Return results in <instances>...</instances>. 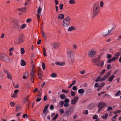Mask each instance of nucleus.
<instances>
[{"instance_id":"1","label":"nucleus","mask_w":121,"mask_h":121,"mask_svg":"<svg viewBox=\"0 0 121 121\" xmlns=\"http://www.w3.org/2000/svg\"><path fill=\"white\" fill-rule=\"evenodd\" d=\"M99 3L98 2L95 3L93 9L92 18H93L98 14L99 12Z\"/></svg>"},{"instance_id":"2","label":"nucleus","mask_w":121,"mask_h":121,"mask_svg":"<svg viewBox=\"0 0 121 121\" xmlns=\"http://www.w3.org/2000/svg\"><path fill=\"white\" fill-rule=\"evenodd\" d=\"M71 18L69 16L66 17L63 20L62 25L64 28L67 27L69 26L71 21Z\"/></svg>"},{"instance_id":"3","label":"nucleus","mask_w":121,"mask_h":121,"mask_svg":"<svg viewBox=\"0 0 121 121\" xmlns=\"http://www.w3.org/2000/svg\"><path fill=\"white\" fill-rule=\"evenodd\" d=\"M0 60L7 62H9L10 61L9 58L8 56L4 53L0 54Z\"/></svg>"},{"instance_id":"4","label":"nucleus","mask_w":121,"mask_h":121,"mask_svg":"<svg viewBox=\"0 0 121 121\" xmlns=\"http://www.w3.org/2000/svg\"><path fill=\"white\" fill-rule=\"evenodd\" d=\"M73 108L72 107H69L67 108L66 111L64 114V116L66 117L70 115L72 113V111L73 110Z\"/></svg>"},{"instance_id":"5","label":"nucleus","mask_w":121,"mask_h":121,"mask_svg":"<svg viewBox=\"0 0 121 121\" xmlns=\"http://www.w3.org/2000/svg\"><path fill=\"white\" fill-rule=\"evenodd\" d=\"M12 26L13 29L19 30L20 27L19 23L15 20H13L12 22Z\"/></svg>"},{"instance_id":"6","label":"nucleus","mask_w":121,"mask_h":121,"mask_svg":"<svg viewBox=\"0 0 121 121\" xmlns=\"http://www.w3.org/2000/svg\"><path fill=\"white\" fill-rule=\"evenodd\" d=\"M23 41L22 36H20L14 40V43L16 44H19Z\"/></svg>"},{"instance_id":"7","label":"nucleus","mask_w":121,"mask_h":121,"mask_svg":"<svg viewBox=\"0 0 121 121\" xmlns=\"http://www.w3.org/2000/svg\"><path fill=\"white\" fill-rule=\"evenodd\" d=\"M101 56V55H100L98 57L96 58L95 59H93L92 60L93 63H94L95 64L98 66H100V58Z\"/></svg>"},{"instance_id":"8","label":"nucleus","mask_w":121,"mask_h":121,"mask_svg":"<svg viewBox=\"0 0 121 121\" xmlns=\"http://www.w3.org/2000/svg\"><path fill=\"white\" fill-rule=\"evenodd\" d=\"M113 29V28H112L110 30H106L104 31L103 33V35L104 36L109 35H110L109 33L112 31Z\"/></svg>"},{"instance_id":"9","label":"nucleus","mask_w":121,"mask_h":121,"mask_svg":"<svg viewBox=\"0 0 121 121\" xmlns=\"http://www.w3.org/2000/svg\"><path fill=\"white\" fill-rule=\"evenodd\" d=\"M78 96H76L71 101V104H75L78 101Z\"/></svg>"},{"instance_id":"10","label":"nucleus","mask_w":121,"mask_h":121,"mask_svg":"<svg viewBox=\"0 0 121 121\" xmlns=\"http://www.w3.org/2000/svg\"><path fill=\"white\" fill-rule=\"evenodd\" d=\"M106 105L105 103L102 102H100L98 104V107L102 109Z\"/></svg>"},{"instance_id":"11","label":"nucleus","mask_w":121,"mask_h":121,"mask_svg":"<svg viewBox=\"0 0 121 121\" xmlns=\"http://www.w3.org/2000/svg\"><path fill=\"white\" fill-rule=\"evenodd\" d=\"M41 10L42 9L41 7H39L38 8L37 13V17L38 20H39L40 18V16L41 15Z\"/></svg>"},{"instance_id":"12","label":"nucleus","mask_w":121,"mask_h":121,"mask_svg":"<svg viewBox=\"0 0 121 121\" xmlns=\"http://www.w3.org/2000/svg\"><path fill=\"white\" fill-rule=\"evenodd\" d=\"M96 54V52L95 51L91 50V52L88 54V56L90 57H92L95 55Z\"/></svg>"},{"instance_id":"13","label":"nucleus","mask_w":121,"mask_h":121,"mask_svg":"<svg viewBox=\"0 0 121 121\" xmlns=\"http://www.w3.org/2000/svg\"><path fill=\"white\" fill-rule=\"evenodd\" d=\"M67 55L70 58L71 57L72 53V51L69 48H67Z\"/></svg>"},{"instance_id":"14","label":"nucleus","mask_w":121,"mask_h":121,"mask_svg":"<svg viewBox=\"0 0 121 121\" xmlns=\"http://www.w3.org/2000/svg\"><path fill=\"white\" fill-rule=\"evenodd\" d=\"M52 45L54 46V48L56 49L58 48L59 46V44L57 42L51 44Z\"/></svg>"},{"instance_id":"15","label":"nucleus","mask_w":121,"mask_h":121,"mask_svg":"<svg viewBox=\"0 0 121 121\" xmlns=\"http://www.w3.org/2000/svg\"><path fill=\"white\" fill-rule=\"evenodd\" d=\"M120 53L119 52H118L112 58L113 60L114 61L117 59L118 57V56L120 55Z\"/></svg>"},{"instance_id":"16","label":"nucleus","mask_w":121,"mask_h":121,"mask_svg":"<svg viewBox=\"0 0 121 121\" xmlns=\"http://www.w3.org/2000/svg\"><path fill=\"white\" fill-rule=\"evenodd\" d=\"M16 111H19L21 109V106L19 104H17L16 105Z\"/></svg>"},{"instance_id":"17","label":"nucleus","mask_w":121,"mask_h":121,"mask_svg":"<svg viewBox=\"0 0 121 121\" xmlns=\"http://www.w3.org/2000/svg\"><path fill=\"white\" fill-rule=\"evenodd\" d=\"M64 16L63 14H61L59 15L58 17V19H63L64 18Z\"/></svg>"},{"instance_id":"18","label":"nucleus","mask_w":121,"mask_h":121,"mask_svg":"<svg viewBox=\"0 0 121 121\" xmlns=\"http://www.w3.org/2000/svg\"><path fill=\"white\" fill-rule=\"evenodd\" d=\"M76 28L75 27L73 26H71L69 27L68 29V31H71L73 30H75Z\"/></svg>"},{"instance_id":"19","label":"nucleus","mask_w":121,"mask_h":121,"mask_svg":"<svg viewBox=\"0 0 121 121\" xmlns=\"http://www.w3.org/2000/svg\"><path fill=\"white\" fill-rule=\"evenodd\" d=\"M78 92L79 94H83L85 92V91L83 89H81L78 90Z\"/></svg>"},{"instance_id":"20","label":"nucleus","mask_w":121,"mask_h":121,"mask_svg":"<svg viewBox=\"0 0 121 121\" xmlns=\"http://www.w3.org/2000/svg\"><path fill=\"white\" fill-rule=\"evenodd\" d=\"M35 73H30V76L31 78L32 79L33 78H34L35 76L36 75L35 74Z\"/></svg>"},{"instance_id":"21","label":"nucleus","mask_w":121,"mask_h":121,"mask_svg":"<svg viewBox=\"0 0 121 121\" xmlns=\"http://www.w3.org/2000/svg\"><path fill=\"white\" fill-rule=\"evenodd\" d=\"M108 114L107 113H105L104 115L101 116V117L103 119H106L108 117Z\"/></svg>"},{"instance_id":"22","label":"nucleus","mask_w":121,"mask_h":121,"mask_svg":"<svg viewBox=\"0 0 121 121\" xmlns=\"http://www.w3.org/2000/svg\"><path fill=\"white\" fill-rule=\"evenodd\" d=\"M115 77L114 75H112L110 76L109 78L108 79V80L109 82H111L112 81L113 78Z\"/></svg>"},{"instance_id":"23","label":"nucleus","mask_w":121,"mask_h":121,"mask_svg":"<svg viewBox=\"0 0 121 121\" xmlns=\"http://www.w3.org/2000/svg\"><path fill=\"white\" fill-rule=\"evenodd\" d=\"M60 97L62 99H65L66 97L65 96V95L64 94H61L60 95Z\"/></svg>"},{"instance_id":"24","label":"nucleus","mask_w":121,"mask_h":121,"mask_svg":"<svg viewBox=\"0 0 121 121\" xmlns=\"http://www.w3.org/2000/svg\"><path fill=\"white\" fill-rule=\"evenodd\" d=\"M26 26V24H22L21 25V26H20L19 28L20 29H22L25 28Z\"/></svg>"},{"instance_id":"25","label":"nucleus","mask_w":121,"mask_h":121,"mask_svg":"<svg viewBox=\"0 0 121 121\" xmlns=\"http://www.w3.org/2000/svg\"><path fill=\"white\" fill-rule=\"evenodd\" d=\"M69 4H74L75 3V2L74 0H70L69 2Z\"/></svg>"},{"instance_id":"26","label":"nucleus","mask_w":121,"mask_h":121,"mask_svg":"<svg viewBox=\"0 0 121 121\" xmlns=\"http://www.w3.org/2000/svg\"><path fill=\"white\" fill-rule=\"evenodd\" d=\"M21 61L22 62V63L21 64V65L23 66L26 65V63L24 60H22Z\"/></svg>"},{"instance_id":"27","label":"nucleus","mask_w":121,"mask_h":121,"mask_svg":"<svg viewBox=\"0 0 121 121\" xmlns=\"http://www.w3.org/2000/svg\"><path fill=\"white\" fill-rule=\"evenodd\" d=\"M7 77L8 78L10 79H12V76L9 73L7 74Z\"/></svg>"},{"instance_id":"28","label":"nucleus","mask_w":121,"mask_h":121,"mask_svg":"<svg viewBox=\"0 0 121 121\" xmlns=\"http://www.w3.org/2000/svg\"><path fill=\"white\" fill-rule=\"evenodd\" d=\"M38 77L42 76V72L41 71H39L38 73Z\"/></svg>"},{"instance_id":"29","label":"nucleus","mask_w":121,"mask_h":121,"mask_svg":"<svg viewBox=\"0 0 121 121\" xmlns=\"http://www.w3.org/2000/svg\"><path fill=\"white\" fill-rule=\"evenodd\" d=\"M42 33L43 37L44 38H46V34L45 33H44L43 30H42Z\"/></svg>"},{"instance_id":"30","label":"nucleus","mask_w":121,"mask_h":121,"mask_svg":"<svg viewBox=\"0 0 121 121\" xmlns=\"http://www.w3.org/2000/svg\"><path fill=\"white\" fill-rule=\"evenodd\" d=\"M57 74L55 73H53L51 75V76L53 78H55L56 77Z\"/></svg>"},{"instance_id":"31","label":"nucleus","mask_w":121,"mask_h":121,"mask_svg":"<svg viewBox=\"0 0 121 121\" xmlns=\"http://www.w3.org/2000/svg\"><path fill=\"white\" fill-rule=\"evenodd\" d=\"M121 91H119L115 94V96H119L121 95Z\"/></svg>"},{"instance_id":"32","label":"nucleus","mask_w":121,"mask_h":121,"mask_svg":"<svg viewBox=\"0 0 121 121\" xmlns=\"http://www.w3.org/2000/svg\"><path fill=\"white\" fill-rule=\"evenodd\" d=\"M64 7V5L63 4L61 3V4L59 5V7L60 9L62 10L63 8Z\"/></svg>"},{"instance_id":"33","label":"nucleus","mask_w":121,"mask_h":121,"mask_svg":"<svg viewBox=\"0 0 121 121\" xmlns=\"http://www.w3.org/2000/svg\"><path fill=\"white\" fill-rule=\"evenodd\" d=\"M104 61L103 60H102L100 62V63L99 64L100 65L101 67H102L104 65Z\"/></svg>"},{"instance_id":"34","label":"nucleus","mask_w":121,"mask_h":121,"mask_svg":"<svg viewBox=\"0 0 121 121\" xmlns=\"http://www.w3.org/2000/svg\"><path fill=\"white\" fill-rule=\"evenodd\" d=\"M112 56V55L111 54H108L107 55V59H110Z\"/></svg>"},{"instance_id":"35","label":"nucleus","mask_w":121,"mask_h":121,"mask_svg":"<svg viewBox=\"0 0 121 121\" xmlns=\"http://www.w3.org/2000/svg\"><path fill=\"white\" fill-rule=\"evenodd\" d=\"M113 61H114L113 60V59L112 58V59H109L107 61V62L108 63H110Z\"/></svg>"},{"instance_id":"36","label":"nucleus","mask_w":121,"mask_h":121,"mask_svg":"<svg viewBox=\"0 0 121 121\" xmlns=\"http://www.w3.org/2000/svg\"><path fill=\"white\" fill-rule=\"evenodd\" d=\"M42 67H43V69L44 70L45 69V65L44 62H42Z\"/></svg>"},{"instance_id":"37","label":"nucleus","mask_w":121,"mask_h":121,"mask_svg":"<svg viewBox=\"0 0 121 121\" xmlns=\"http://www.w3.org/2000/svg\"><path fill=\"white\" fill-rule=\"evenodd\" d=\"M118 115H115V116L113 117L112 118V121H115L116 120V117Z\"/></svg>"},{"instance_id":"38","label":"nucleus","mask_w":121,"mask_h":121,"mask_svg":"<svg viewBox=\"0 0 121 121\" xmlns=\"http://www.w3.org/2000/svg\"><path fill=\"white\" fill-rule=\"evenodd\" d=\"M112 109V108L111 106H109L108 107V108H107V110L108 111H109L111 110Z\"/></svg>"},{"instance_id":"39","label":"nucleus","mask_w":121,"mask_h":121,"mask_svg":"<svg viewBox=\"0 0 121 121\" xmlns=\"http://www.w3.org/2000/svg\"><path fill=\"white\" fill-rule=\"evenodd\" d=\"M110 73L111 72L109 71L106 74V76H105L106 77V78H108V77L110 74Z\"/></svg>"},{"instance_id":"40","label":"nucleus","mask_w":121,"mask_h":121,"mask_svg":"<svg viewBox=\"0 0 121 121\" xmlns=\"http://www.w3.org/2000/svg\"><path fill=\"white\" fill-rule=\"evenodd\" d=\"M10 105L12 107H14L15 105V103L13 102H10Z\"/></svg>"},{"instance_id":"41","label":"nucleus","mask_w":121,"mask_h":121,"mask_svg":"<svg viewBox=\"0 0 121 121\" xmlns=\"http://www.w3.org/2000/svg\"><path fill=\"white\" fill-rule=\"evenodd\" d=\"M25 50L23 48H21V53L22 54H23L25 53Z\"/></svg>"},{"instance_id":"42","label":"nucleus","mask_w":121,"mask_h":121,"mask_svg":"<svg viewBox=\"0 0 121 121\" xmlns=\"http://www.w3.org/2000/svg\"><path fill=\"white\" fill-rule=\"evenodd\" d=\"M106 71V70L105 69H104L101 71V72L100 73V76H101V75H102L103 73H104L105 71Z\"/></svg>"},{"instance_id":"43","label":"nucleus","mask_w":121,"mask_h":121,"mask_svg":"<svg viewBox=\"0 0 121 121\" xmlns=\"http://www.w3.org/2000/svg\"><path fill=\"white\" fill-rule=\"evenodd\" d=\"M59 103L60 104V106L61 107H62L63 105L64 102L63 101H61Z\"/></svg>"},{"instance_id":"44","label":"nucleus","mask_w":121,"mask_h":121,"mask_svg":"<svg viewBox=\"0 0 121 121\" xmlns=\"http://www.w3.org/2000/svg\"><path fill=\"white\" fill-rule=\"evenodd\" d=\"M104 2L103 1H101L100 2V6L101 7H102L104 5Z\"/></svg>"},{"instance_id":"45","label":"nucleus","mask_w":121,"mask_h":121,"mask_svg":"<svg viewBox=\"0 0 121 121\" xmlns=\"http://www.w3.org/2000/svg\"><path fill=\"white\" fill-rule=\"evenodd\" d=\"M88 113V110H85L83 113L84 114H87Z\"/></svg>"},{"instance_id":"46","label":"nucleus","mask_w":121,"mask_h":121,"mask_svg":"<svg viewBox=\"0 0 121 121\" xmlns=\"http://www.w3.org/2000/svg\"><path fill=\"white\" fill-rule=\"evenodd\" d=\"M11 96L13 98H14L17 97V95L16 94L14 93Z\"/></svg>"},{"instance_id":"47","label":"nucleus","mask_w":121,"mask_h":121,"mask_svg":"<svg viewBox=\"0 0 121 121\" xmlns=\"http://www.w3.org/2000/svg\"><path fill=\"white\" fill-rule=\"evenodd\" d=\"M58 114H56V115L52 119V121H54L55 119H56V118L58 116Z\"/></svg>"},{"instance_id":"48","label":"nucleus","mask_w":121,"mask_h":121,"mask_svg":"<svg viewBox=\"0 0 121 121\" xmlns=\"http://www.w3.org/2000/svg\"><path fill=\"white\" fill-rule=\"evenodd\" d=\"M105 92H105V91H103V92H101L100 93H99L98 94V96H100L101 95H102L104 94Z\"/></svg>"},{"instance_id":"49","label":"nucleus","mask_w":121,"mask_h":121,"mask_svg":"<svg viewBox=\"0 0 121 121\" xmlns=\"http://www.w3.org/2000/svg\"><path fill=\"white\" fill-rule=\"evenodd\" d=\"M104 77L103 78H102L101 79H100V80L99 81H100V82H102V81H103L106 78V77L105 76V75H104Z\"/></svg>"},{"instance_id":"50","label":"nucleus","mask_w":121,"mask_h":121,"mask_svg":"<svg viewBox=\"0 0 121 121\" xmlns=\"http://www.w3.org/2000/svg\"><path fill=\"white\" fill-rule=\"evenodd\" d=\"M72 89L73 90H77L78 88L76 86H74L73 87Z\"/></svg>"},{"instance_id":"51","label":"nucleus","mask_w":121,"mask_h":121,"mask_svg":"<svg viewBox=\"0 0 121 121\" xmlns=\"http://www.w3.org/2000/svg\"><path fill=\"white\" fill-rule=\"evenodd\" d=\"M60 113L61 114H62L64 112V110L62 109H60L59 110Z\"/></svg>"},{"instance_id":"52","label":"nucleus","mask_w":121,"mask_h":121,"mask_svg":"<svg viewBox=\"0 0 121 121\" xmlns=\"http://www.w3.org/2000/svg\"><path fill=\"white\" fill-rule=\"evenodd\" d=\"M100 76L99 77H97V79L95 80V81L97 82L98 81H99L100 80Z\"/></svg>"},{"instance_id":"53","label":"nucleus","mask_w":121,"mask_h":121,"mask_svg":"<svg viewBox=\"0 0 121 121\" xmlns=\"http://www.w3.org/2000/svg\"><path fill=\"white\" fill-rule=\"evenodd\" d=\"M26 101H28V99L27 98V97H26L24 99V103H26Z\"/></svg>"},{"instance_id":"54","label":"nucleus","mask_w":121,"mask_h":121,"mask_svg":"<svg viewBox=\"0 0 121 121\" xmlns=\"http://www.w3.org/2000/svg\"><path fill=\"white\" fill-rule=\"evenodd\" d=\"M99 86V84L98 83H96L94 87H98Z\"/></svg>"},{"instance_id":"55","label":"nucleus","mask_w":121,"mask_h":121,"mask_svg":"<svg viewBox=\"0 0 121 121\" xmlns=\"http://www.w3.org/2000/svg\"><path fill=\"white\" fill-rule=\"evenodd\" d=\"M79 73L82 74H84L85 73V71L84 70H83L79 72Z\"/></svg>"},{"instance_id":"56","label":"nucleus","mask_w":121,"mask_h":121,"mask_svg":"<svg viewBox=\"0 0 121 121\" xmlns=\"http://www.w3.org/2000/svg\"><path fill=\"white\" fill-rule=\"evenodd\" d=\"M14 47H12L9 50V51L10 52H12L13 51V50H14Z\"/></svg>"},{"instance_id":"57","label":"nucleus","mask_w":121,"mask_h":121,"mask_svg":"<svg viewBox=\"0 0 121 121\" xmlns=\"http://www.w3.org/2000/svg\"><path fill=\"white\" fill-rule=\"evenodd\" d=\"M47 95H45L43 98V100L44 101H46L47 99Z\"/></svg>"},{"instance_id":"58","label":"nucleus","mask_w":121,"mask_h":121,"mask_svg":"<svg viewBox=\"0 0 121 121\" xmlns=\"http://www.w3.org/2000/svg\"><path fill=\"white\" fill-rule=\"evenodd\" d=\"M25 116H26V118H27L28 115L26 114H25L23 115V118H25Z\"/></svg>"},{"instance_id":"59","label":"nucleus","mask_w":121,"mask_h":121,"mask_svg":"<svg viewBox=\"0 0 121 121\" xmlns=\"http://www.w3.org/2000/svg\"><path fill=\"white\" fill-rule=\"evenodd\" d=\"M111 67V66L110 64H108L107 65V68L108 69H110Z\"/></svg>"},{"instance_id":"60","label":"nucleus","mask_w":121,"mask_h":121,"mask_svg":"<svg viewBox=\"0 0 121 121\" xmlns=\"http://www.w3.org/2000/svg\"><path fill=\"white\" fill-rule=\"evenodd\" d=\"M73 47L74 49H76L77 48V46L75 44H74L73 45Z\"/></svg>"},{"instance_id":"61","label":"nucleus","mask_w":121,"mask_h":121,"mask_svg":"<svg viewBox=\"0 0 121 121\" xmlns=\"http://www.w3.org/2000/svg\"><path fill=\"white\" fill-rule=\"evenodd\" d=\"M65 99L64 101V102H67V103H68L69 101V99H66V98Z\"/></svg>"},{"instance_id":"62","label":"nucleus","mask_w":121,"mask_h":121,"mask_svg":"<svg viewBox=\"0 0 121 121\" xmlns=\"http://www.w3.org/2000/svg\"><path fill=\"white\" fill-rule=\"evenodd\" d=\"M69 91H67L66 90H65L63 89L62 90V92H63L64 93H67Z\"/></svg>"},{"instance_id":"63","label":"nucleus","mask_w":121,"mask_h":121,"mask_svg":"<svg viewBox=\"0 0 121 121\" xmlns=\"http://www.w3.org/2000/svg\"><path fill=\"white\" fill-rule=\"evenodd\" d=\"M69 106L68 103L67 102H65L64 104V106L65 107H67Z\"/></svg>"},{"instance_id":"64","label":"nucleus","mask_w":121,"mask_h":121,"mask_svg":"<svg viewBox=\"0 0 121 121\" xmlns=\"http://www.w3.org/2000/svg\"><path fill=\"white\" fill-rule=\"evenodd\" d=\"M76 82V81L75 80H74L72 81V83L71 84L72 85H74Z\"/></svg>"}]
</instances>
